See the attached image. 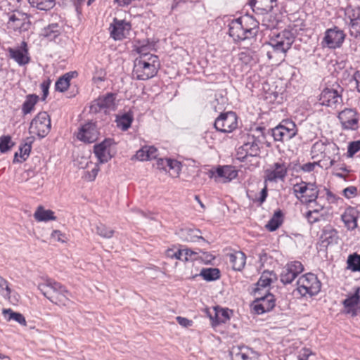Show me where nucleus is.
Wrapping results in <instances>:
<instances>
[{
    "label": "nucleus",
    "mask_w": 360,
    "mask_h": 360,
    "mask_svg": "<svg viewBox=\"0 0 360 360\" xmlns=\"http://www.w3.org/2000/svg\"><path fill=\"white\" fill-rule=\"evenodd\" d=\"M228 257L232 269L234 271H240L244 268L246 262V256L243 252L237 251L228 255Z\"/></svg>",
    "instance_id": "nucleus-29"
},
{
    "label": "nucleus",
    "mask_w": 360,
    "mask_h": 360,
    "mask_svg": "<svg viewBox=\"0 0 360 360\" xmlns=\"http://www.w3.org/2000/svg\"><path fill=\"white\" fill-rule=\"evenodd\" d=\"M106 72L102 68H96L92 80L94 83L102 82L105 80Z\"/></svg>",
    "instance_id": "nucleus-53"
},
{
    "label": "nucleus",
    "mask_w": 360,
    "mask_h": 360,
    "mask_svg": "<svg viewBox=\"0 0 360 360\" xmlns=\"http://www.w3.org/2000/svg\"><path fill=\"white\" fill-rule=\"evenodd\" d=\"M272 276L276 278L274 271H264L258 281L255 284V287L252 288L251 293L254 296H258L269 292L267 288L273 282Z\"/></svg>",
    "instance_id": "nucleus-20"
},
{
    "label": "nucleus",
    "mask_w": 360,
    "mask_h": 360,
    "mask_svg": "<svg viewBox=\"0 0 360 360\" xmlns=\"http://www.w3.org/2000/svg\"><path fill=\"white\" fill-rule=\"evenodd\" d=\"M253 309L257 314H262L271 311L276 306L275 296L270 293L255 296Z\"/></svg>",
    "instance_id": "nucleus-15"
},
{
    "label": "nucleus",
    "mask_w": 360,
    "mask_h": 360,
    "mask_svg": "<svg viewBox=\"0 0 360 360\" xmlns=\"http://www.w3.org/2000/svg\"><path fill=\"white\" fill-rule=\"evenodd\" d=\"M112 142V139H105L101 143L94 146V153L100 163L107 162L110 158L109 155L106 153V150L111 146Z\"/></svg>",
    "instance_id": "nucleus-24"
},
{
    "label": "nucleus",
    "mask_w": 360,
    "mask_h": 360,
    "mask_svg": "<svg viewBox=\"0 0 360 360\" xmlns=\"http://www.w3.org/2000/svg\"><path fill=\"white\" fill-rule=\"evenodd\" d=\"M37 288L53 304L66 306L71 292L60 283L51 278H46L38 284Z\"/></svg>",
    "instance_id": "nucleus-2"
},
{
    "label": "nucleus",
    "mask_w": 360,
    "mask_h": 360,
    "mask_svg": "<svg viewBox=\"0 0 360 360\" xmlns=\"http://www.w3.org/2000/svg\"><path fill=\"white\" fill-rule=\"evenodd\" d=\"M22 44L25 46L23 49L13 48L8 49L9 56L20 66L29 63L30 60V57L27 56L28 53L27 49H26L27 44L25 42H22Z\"/></svg>",
    "instance_id": "nucleus-26"
},
{
    "label": "nucleus",
    "mask_w": 360,
    "mask_h": 360,
    "mask_svg": "<svg viewBox=\"0 0 360 360\" xmlns=\"http://www.w3.org/2000/svg\"><path fill=\"white\" fill-rule=\"evenodd\" d=\"M169 158H158L153 166L159 170L167 172V165H168Z\"/></svg>",
    "instance_id": "nucleus-60"
},
{
    "label": "nucleus",
    "mask_w": 360,
    "mask_h": 360,
    "mask_svg": "<svg viewBox=\"0 0 360 360\" xmlns=\"http://www.w3.org/2000/svg\"><path fill=\"white\" fill-rule=\"evenodd\" d=\"M314 354L312 351L309 348H302L297 355L298 360H308L309 357Z\"/></svg>",
    "instance_id": "nucleus-59"
},
{
    "label": "nucleus",
    "mask_w": 360,
    "mask_h": 360,
    "mask_svg": "<svg viewBox=\"0 0 360 360\" xmlns=\"http://www.w3.org/2000/svg\"><path fill=\"white\" fill-rule=\"evenodd\" d=\"M214 127L217 131L222 133H230L238 127L236 113L229 111L221 113L215 120Z\"/></svg>",
    "instance_id": "nucleus-9"
},
{
    "label": "nucleus",
    "mask_w": 360,
    "mask_h": 360,
    "mask_svg": "<svg viewBox=\"0 0 360 360\" xmlns=\"http://www.w3.org/2000/svg\"><path fill=\"white\" fill-rule=\"evenodd\" d=\"M288 166L283 161L274 163L269 168L264 170V182L284 181L288 174Z\"/></svg>",
    "instance_id": "nucleus-11"
},
{
    "label": "nucleus",
    "mask_w": 360,
    "mask_h": 360,
    "mask_svg": "<svg viewBox=\"0 0 360 360\" xmlns=\"http://www.w3.org/2000/svg\"><path fill=\"white\" fill-rule=\"evenodd\" d=\"M243 23L245 29L251 31V34L249 36L250 39L254 38L258 32L259 22L255 19L252 15H246L239 18Z\"/></svg>",
    "instance_id": "nucleus-32"
},
{
    "label": "nucleus",
    "mask_w": 360,
    "mask_h": 360,
    "mask_svg": "<svg viewBox=\"0 0 360 360\" xmlns=\"http://www.w3.org/2000/svg\"><path fill=\"white\" fill-rule=\"evenodd\" d=\"M347 268L352 271H360V255L356 252L349 255L347 257Z\"/></svg>",
    "instance_id": "nucleus-43"
},
{
    "label": "nucleus",
    "mask_w": 360,
    "mask_h": 360,
    "mask_svg": "<svg viewBox=\"0 0 360 360\" xmlns=\"http://www.w3.org/2000/svg\"><path fill=\"white\" fill-rule=\"evenodd\" d=\"M259 4L257 8H261L266 12H270L277 6V0H251L250 5L254 8Z\"/></svg>",
    "instance_id": "nucleus-39"
},
{
    "label": "nucleus",
    "mask_w": 360,
    "mask_h": 360,
    "mask_svg": "<svg viewBox=\"0 0 360 360\" xmlns=\"http://www.w3.org/2000/svg\"><path fill=\"white\" fill-rule=\"evenodd\" d=\"M343 195L346 198H351L357 194V188L354 186H348L343 190Z\"/></svg>",
    "instance_id": "nucleus-63"
},
{
    "label": "nucleus",
    "mask_w": 360,
    "mask_h": 360,
    "mask_svg": "<svg viewBox=\"0 0 360 360\" xmlns=\"http://www.w3.org/2000/svg\"><path fill=\"white\" fill-rule=\"evenodd\" d=\"M349 33L352 37L357 38L360 36V19L349 22Z\"/></svg>",
    "instance_id": "nucleus-56"
},
{
    "label": "nucleus",
    "mask_w": 360,
    "mask_h": 360,
    "mask_svg": "<svg viewBox=\"0 0 360 360\" xmlns=\"http://www.w3.org/2000/svg\"><path fill=\"white\" fill-rule=\"evenodd\" d=\"M133 120L134 117L132 113L128 112L122 115H117L115 122L118 128L121 129L122 131H127L130 128Z\"/></svg>",
    "instance_id": "nucleus-36"
},
{
    "label": "nucleus",
    "mask_w": 360,
    "mask_h": 360,
    "mask_svg": "<svg viewBox=\"0 0 360 360\" xmlns=\"http://www.w3.org/2000/svg\"><path fill=\"white\" fill-rule=\"evenodd\" d=\"M11 290L8 285V282L0 276V293L4 296H9Z\"/></svg>",
    "instance_id": "nucleus-57"
},
{
    "label": "nucleus",
    "mask_w": 360,
    "mask_h": 360,
    "mask_svg": "<svg viewBox=\"0 0 360 360\" xmlns=\"http://www.w3.org/2000/svg\"><path fill=\"white\" fill-rule=\"evenodd\" d=\"M198 276H202L206 281H214L220 278L221 273L217 268H203ZM196 276H198V274L194 276L193 278Z\"/></svg>",
    "instance_id": "nucleus-37"
},
{
    "label": "nucleus",
    "mask_w": 360,
    "mask_h": 360,
    "mask_svg": "<svg viewBox=\"0 0 360 360\" xmlns=\"http://www.w3.org/2000/svg\"><path fill=\"white\" fill-rule=\"evenodd\" d=\"M264 131V127H257L252 130L253 134L248 132L241 136L243 144L237 149L236 153V158L240 162H245L248 156L258 157L259 155V144L265 139Z\"/></svg>",
    "instance_id": "nucleus-1"
},
{
    "label": "nucleus",
    "mask_w": 360,
    "mask_h": 360,
    "mask_svg": "<svg viewBox=\"0 0 360 360\" xmlns=\"http://www.w3.org/2000/svg\"><path fill=\"white\" fill-rule=\"evenodd\" d=\"M313 184H314V186L312 188L314 189V192L312 193L313 197L312 198L309 197V196H311V193L310 191H307L305 193V195L304 198L303 202L307 205H310L312 202H315L319 198V190L318 188L317 185L315 183H313Z\"/></svg>",
    "instance_id": "nucleus-51"
},
{
    "label": "nucleus",
    "mask_w": 360,
    "mask_h": 360,
    "mask_svg": "<svg viewBox=\"0 0 360 360\" xmlns=\"http://www.w3.org/2000/svg\"><path fill=\"white\" fill-rule=\"evenodd\" d=\"M98 134L96 124L93 122H88L79 128L77 138L84 143H91L98 139Z\"/></svg>",
    "instance_id": "nucleus-16"
},
{
    "label": "nucleus",
    "mask_w": 360,
    "mask_h": 360,
    "mask_svg": "<svg viewBox=\"0 0 360 360\" xmlns=\"http://www.w3.org/2000/svg\"><path fill=\"white\" fill-rule=\"evenodd\" d=\"M160 67L158 56L137 57L134 61L132 74L137 80H147L157 75Z\"/></svg>",
    "instance_id": "nucleus-3"
},
{
    "label": "nucleus",
    "mask_w": 360,
    "mask_h": 360,
    "mask_svg": "<svg viewBox=\"0 0 360 360\" xmlns=\"http://www.w3.org/2000/svg\"><path fill=\"white\" fill-rule=\"evenodd\" d=\"M345 16L350 22L360 19V7L347 6L345 9Z\"/></svg>",
    "instance_id": "nucleus-46"
},
{
    "label": "nucleus",
    "mask_w": 360,
    "mask_h": 360,
    "mask_svg": "<svg viewBox=\"0 0 360 360\" xmlns=\"http://www.w3.org/2000/svg\"><path fill=\"white\" fill-rule=\"evenodd\" d=\"M177 323L184 326V327H189L192 326L193 321L191 320H189L186 318L181 317V316H177L176 318Z\"/></svg>",
    "instance_id": "nucleus-64"
},
{
    "label": "nucleus",
    "mask_w": 360,
    "mask_h": 360,
    "mask_svg": "<svg viewBox=\"0 0 360 360\" xmlns=\"http://www.w3.org/2000/svg\"><path fill=\"white\" fill-rule=\"evenodd\" d=\"M51 80L49 79L44 80L41 84L40 87L43 92L41 100L44 101L49 95V89L51 85Z\"/></svg>",
    "instance_id": "nucleus-61"
},
{
    "label": "nucleus",
    "mask_w": 360,
    "mask_h": 360,
    "mask_svg": "<svg viewBox=\"0 0 360 360\" xmlns=\"http://www.w3.org/2000/svg\"><path fill=\"white\" fill-rule=\"evenodd\" d=\"M31 22L25 13H18L12 14L7 22V28L14 32L21 33L30 27Z\"/></svg>",
    "instance_id": "nucleus-17"
},
{
    "label": "nucleus",
    "mask_w": 360,
    "mask_h": 360,
    "mask_svg": "<svg viewBox=\"0 0 360 360\" xmlns=\"http://www.w3.org/2000/svg\"><path fill=\"white\" fill-rule=\"evenodd\" d=\"M229 34L235 41L250 39L251 31L245 30L240 18L233 19L229 25Z\"/></svg>",
    "instance_id": "nucleus-18"
},
{
    "label": "nucleus",
    "mask_w": 360,
    "mask_h": 360,
    "mask_svg": "<svg viewBox=\"0 0 360 360\" xmlns=\"http://www.w3.org/2000/svg\"><path fill=\"white\" fill-rule=\"evenodd\" d=\"M51 129V117L47 112L41 111L32 120L29 133L36 134L39 139L46 137Z\"/></svg>",
    "instance_id": "nucleus-8"
},
{
    "label": "nucleus",
    "mask_w": 360,
    "mask_h": 360,
    "mask_svg": "<svg viewBox=\"0 0 360 360\" xmlns=\"http://www.w3.org/2000/svg\"><path fill=\"white\" fill-rule=\"evenodd\" d=\"M96 231L98 236L104 238H112L115 233L113 229L100 222L96 225Z\"/></svg>",
    "instance_id": "nucleus-45"
},
{
    "label": "nucleus",
    "mask_w": 360,
    "mask_h": 360,
    "mask_svg": "<svg viewBox=\"0 0 360 360\" xmlns=\"http://www.w3.org/2000/svg\"><path fill=\"white\" fill-rule=\"evenodd\" d=\"M14 146V143L11 141V137L8 135L0 137V151L6 153Z\"/></svg>",
    "instance_id": "nucleus-49"
},
{
    "label": "nucleus",
    "mask_w": 360,
    "mask_h": 360,
    "mask_svg": "<svg viewBox=\"0 0 360 360\" xmlns=\"http://www.w3.org/2000/svg\"><path fill=\"white\" fill-rule=\"evenodd\" d=\"M360 212L356 207L349 206L341 215V219L344 222L345 226L349 231H353L358 226V219Z\"/></svg>",
    "instance_id": "nucleus-21"
},
{
    "label": "nucleus",
    "mask_w": 360,
    "mask_h": 360,
    "mask_svg": "<svg viewBox=\"0 0 360 360\" xmlns=\"http://www.w3.org/2000/svg\"><path fill=\"white\" fill-rule=\"evenodd\" d=\"M360 302V288L358 287L355 289L354 292L351 296L342 301V304L345 310L350 308H354Z\"/></svg>",
    "instance_id": "nucleus-41"
},
{
    "label": "nucleus",
    "mask_w": 360,
    "mask_h": 360,
    "mask_svg": "<svg viewBox=\"0 0 360 360\" xmlns=\"http://www.w3.org/2000/svg\"><path fill=\"white\" fill-rule=\"evenodd\" d=\"M318 165L319 163L316 162H307L304 165L296 164L293 167V170L295 171L296 172H299L300 171H302L304 172H312L314 169L315 167Z\"/></svg>",
    "instance_id": "nucleus-50"
},
{
    "label": "nucleus",
    "mask_w": 360,
    "mask_h": 360,
    "mask_svg": "<svg viewBox=\"0 0 360 360\" xmlns=\"http://www.w3.org/2000/svg\"><path fill=\"white\" fill-rule=\"evenodd\" d=\"M28 1L32 7L41 11H49L56 4V0H28Z\"/></svg>",
    "instance_id": "nucleus-42"
},
{
    "label": "nucleus",
    "mask_w": 360,
    "mask_h": 360,
    "mask_svg": "<svg viewBox=\"0 0 360 360\" xmlns=\"http://www.w3.org/2000/svg\"><path fill=\"white\" fill-rule=\"evenodd\" d=\"M253 56L254 53L250 49H245L238 53L239 60L245 65L251 66L252 63H255Z\"/></svg>",
    "instance_id": "nucleus-44"
},
{
    "label": "nucleus",
    "mask_w": 360,
    "mask_h": 360,
    "mask_svg": "<svg viewBox=\"0 0 360 360\" xmlns=\"http://www.w3.org/2000/svg\"><path fill=\"white\" fill-rule=\"evenodd\" d=\"M230 354L233 360H252L257 356V352L245 346L233 347Z\"/></svg>",
    "instance_id": "nucleus-22"
},
{
    "label": "nucleus",
    "mask_w": 360,
    "mask_h": 360,
    "mask_svg": "<svg viewBox=\"0 0 360 360\" xmlns=\"http://www.w3.org/2000/svg\"><path fill=\"white\" fill-rule=\"evenodd\" d=\"M338 118L344 130H356L359 127V114L356 109L345 108L339 112Z\"/></svg>",
    "instance_id": "nucleus-13"
},
{
    "label": "nucleus",
    "mask_w": 360,
    "mask_h": 360,
    "mask_svg": "<svg viewBox=\"0 0 360 360\" xmlns=\"http://www.w3.org/2000/svg\"><path fill=\"white\" fill-rule=\"evenodd\" d=\"M167 172L172 171L171 175L177 176L181 169V164L176 160L169 158L168 165H167Z\"/></svg>",
    "instance_id": "nucleus-48"
},
{
    "label": "nucleus",
    "mask_w": 360,
    "mask_h": 360,
    "mask_svg": "<svg viewBox=\"0 0 360 360\" xmlns=\"http://www.w3.org/2000/svg\"><path fill=\"white\" fill-rule=\"evenodd\" d=\"M339 154V148L338 145L333 142L327 141L326 150L323 154V158L330 159Z\"/></svg>",
    "instance_id": "nucleus-47"
},
{
    "label": "nucleus",
    "mask_w": 360,
    "mask_h": 360,
    "mask_svg": "<svg viewBox=\"0 0 360 360\" xmlns=\"http://www.w3.org/2000/svg\"><path fill=\"white\" fill-rule=\"evenodd\" d=\"M39 99V96L34 94L27 95L21 108L22 115H26L31 113L34 110Z\"/></svg>",
    "instance_id": "nucleus-34"
},
{
    "label": "nucleus",
    "mask_w": 360,
    "mask_h": 360,
    "mask_svg": "<svg viewBox=\"0 0 360 360\" xmlns=\"http://www.w3.org/2000/svg\"><path fill=\"white\" fill-rule=\"evenodd\" d=\"M110 37L115 40H122L127 37L131 30V25L125 20H118L116 18L110 24Z\"/></svg>",
    "instance_id": "nucleus-19"
},
{
    "label": "nucleus",
    "mask_w": 360,
    "mask_h": 360,
    "mask_svg": "<svg viewBox=\"0 0 360 360\" xmlns=\"http://www.w3.org/2000/svg\"><path fill=\"white\" fill-rule=\"evenodd\" d=\"M295 39L294 32L285 29L279 32H273L270 35L269 44L275 52L285 53L291 48Z\"/></svg>",
    "instance_id": "nucleus-5"
},
{
    "label": "nucleus",
    "mask_w": 360,
    "mask_h": 360,
    "mask_svg": "<svg viewBox=\"0 0 360 360\" xmlns=\"http://www.w3.org/2000/svg\"><path fill=\"white\" fill-rule=\"evenodd\" d=\"M283 214L281 210H276L273 217L268 221L266 228L269 231H275L277 230L283 223Z\"/></svg>",
    "instance_id": "nucleus-38"
},
{
    "label": "nucleus",
    "mask_w": 360,
    "mask_h": 360,
    "mask_svg": "<svg viewBox=\"0 0 360 360\" xmlns=\"http://www.w3.org/2000/svg\"><path fill=\"white\" fill-rule=\"evenodd\" d=\"M313 186V183H307L302 181L300 183H297L293 186V193L298 200L303 202L305 193L307 191H310L311 193L314 192V189L312 188ZM312 194L313 193H311L310 196L311 198L313 197Z\"/></svg>",
    "instance_id": "nucleus-28"
},
{
    "label": "nucleus",
    "mask_w": 360,
    "mask_h": 360,
    "mask_svg": "<svg viewBox=\"0 0 360 360\" xmlns=\"http://www.w3.org/2000/svg\"><path fill=\"white\" fill-rule=\"evenodd\" d=\"M61 33V27L58 23H51L41 30L40 35L49 41L54 40Z\"/></svg>",
    "instance_id": "nucleus-33"
},
{
    "label": "nucleus",
    "mask_w": 360,
    "mask_h": 360,
    "mask_svg": "<svg viewBox=\"0 0 360 360\" xmlns=\"http://www.w3.org/2000/svg\"><path fill=\"white\" fill-rule=\"evenodd\" d=\"M360 150V140L352 141L347 147V158H352L357 152Z\"/></svg>",
    "instance_id": "nucleus-55"
},
{
    "label": "nucleus",
    "mask_w": 360,
    "mask_h": 360,
    "mask_svg": "<svg viewBox=\"0 0 360 360\" xmlns=\"http://www.w3.org/2000/svg\"><path fill=\"white\" fill-rule=\"evenodd\" d=\"M116 98L117 94L112 92H108L105 95L98 96L91 103L90 106L91 112L98 113L102 110H104L105 112L107 110H115L116 108Z\"/></svg>",
    "instance_id": "nucleus-12"
},
{
    "label": "nucleus",
    "mask_w": 360,
    "mask_h": 360,
    "mask_svg": "<svg viewBox=\"0 0 360 360\" xmlns=\"http://www.w3.org/2000/svg\"><path fill=\"white\" fill-rule=\"evenodd\" d=\"M35 140L34 136H31L27 137L24 143L21 144L19 147V153L16 152L14 155L13 162H22L25 161L29 157L32 150V145Z\"/></svg>",
    "instance_id": "nucleus-23"
},
{
    "label": "nucleus",
    "mask_w": 360,
    "mask_h": 360,
    "mask_svg": "<svg viewBox=\"0 0 360 360\" xmlns=\"http://www.w3.org/2000/svg\"><path fill=\"white\" fill-rule=\"evenodd\" d=\"M232 310H229V309H223L218 306L215 307L214 308V316L209 314L212 326L225 323L230 319V314H232Z\"/></svg>",
    "instance_id": "nucleus-25"
},
{
    "label": "nucleus",
    "mask_w": 360,
    "mask_h": 360,
    "mask_svg": "<svg viewBox=\"0 0 360 360\" xmlns=\"http://www.w3.org/2000/svg\"><path fill=\"white\" fill-rule=\"evenodd\" d=\"M34 217L37 221H48L56 219L54 212L51 210H45L41 205L37 208Z\"/></svg>",
    "instance_id": "nucleus-35"
},
{
    "label": "nucleus",
    "mask_w": 360,
    "mask_h": 360,
    "mask_svg": "<svg viewBox=\"0 0 360 360\" xmlns=\"http://www.w3.org/2000/svg\"><path fill=\"white\" fill-rule=\"evenodd\" d=\"M77 71H70L60 77L55 84L56 91L59 92L66 91L70 85V80L77 77Z\"/></svg>",
    "instance_id": "nucleus-27"
},
{
    "label": "nucleus",
    "mask_w": 360,
    "mask_h": 360,
    "mask_svg": "<svg viewBox=\"0 0 360 360\" xmlns=\"http://www.w3.org/2000/svg\"><path fill=\"white\" fill-rule=\"evenodd\" d=\"M150 46H151L149 44L139 46L136 49L137 53L139 54V57L146 56V58H149V56H157L156 55L151 54L148 52Z\"/></svg>",
    "instance_id": "nucleus-58"
},
{
    "label": "nucleus",
    "mask_w": 360,
    "mask_h": 360,
    "mask_svg": "<svg viewBox=\"0 0 360 360\" xmlns=\"http://www.w3.org/2000/svg\"><path fill=\"white\" fill-rule=\"evenodd\" d=\"M149 156L150 155L147 154L146 148L145 146L139 149L135 155V158L140 161L149 160Z\"/></svg>",
    "instance_id": "nucleus-62"
},
{
    "label": "nucleus",
    "mask_w": 360,
    "mask_h": 360,
    "mask_svg": "<svg viewBox=\"0 0 360 360\" xmlns=\"http://www.w3.org/2000/svg\"><path fill=\"white\" fill-rule=\"evenodd\" d=\"M343 88L338 83L324 88L319 95V101L320 104L333 109L338 108L343 103Z\"/></svg>",
    "instance_id": "nucleus-6"
},
{
    "label": "nucleus",
    "mask_w": 360,
    "mask_h": 360,
    "mask_svg": "<svg viewBox=\"0 0 360 360\" xmlns=\"http://www.w3.org/2000/svg\"><path fill=\"white\" fill-rule=\"evenodd\" d=\"M304 271L303 264L299 261L288 263L282 269L280 280L284 285L290 284Z\"/></svg>",
    "instance_id": "nucleus-14"
},
{
    "label": "nucleus",
    "mask_w": 360,
    "mask_h": 360,
    "mask_svg": "<svg viewBox=\"0 0 360 360\" xmlns=\"http://www.w3.org/2000/svg\"><path fill=\"white\" fill-rule=\"evenodd\" d=\"M3 314L5 315V317L8 321L14 320L21 326H27L25 318L22 314L13 311L11 309H4L3 310Z\"/></svg>",
    "instance_id": "nucleus-40"
},
{
    "label": "nucleus",
    "mask_w": 360,
    "mask_h": 360,
    "mask_svg": "<svg viewBox=\"0 0 360 360\" xmlns=\"http://www.w3.org/2000/svg\"><path fill=\"white\" fill-rule=\"evenodd\" d=\"M321 238L322 243H326V245L337 244L339 239L338 233L331 226H327L322 230Z\"/></svg>",
    "instance_id": "nucleus-30"
},
{
    "label": "nucleus",
    "mask_w": 360,
    "mask_h": 360,
    "mask_svg": "<svg viewBox=\"0 0 360 360\" xmlns=\"http://www.w3.org/2000/svg\"><path fill=\"white\" fill-rule=\"evenodd\" d=\"M305 217L311 224L316 223L321 220V216L318 210H309L305 214Z\"/></svg>",
    "instance_id": "nucleus-54"
},
{
    "label": "nucleus",
    "mask_w": 360,
    "mask_h": 360,
    "mask_svg": "<svg viewBox=\"0 0 360 360\" xmlns=\"http://www.w3.org/2000/svg\"><path fill=\"white\" fill-rule=\"evenodd\" d=\"M216 173L218 177L225 179L224 182H229L238 176V171L231 165L219 166Z\"/></svg>",
    "instance_id": "nucleus-31"
},
{
    "label": "nucleus",
    "mask_w": 360,
    "mask_h": 360,
    "mask_svg": "<svg viewBox=\"0 0 360 360\" xmlns=\"http://www.w3.org/2000/svg\"><path fill=\"white\" fill-rule=\"evenodd\" d=\"M346 34L343 30L337 26L327 29L321 41L323 46L335 49L340 48L345 39Z\"/></svg>",
    "instance_id": "nucleus-10"
},
{
    "label": "nucleus",
    "mask_w": 360,
    "mask_h": 360,
    "mask_svg": "<svg viewBox=\"0 0 360 360\" xmlns=\"http://www.w3.org/2000/svg\"><path fill=\"white\" fill-rule=\"evenodd\" d=\"M327 140L326 141H318L314 143L311 147V153L318 155L319 153L324 154L327 143Z\"/></svg>",
    "instance_id": "nucleus-52"
},
{
    "label": "nucleus",
    "mask_w": 360,
    "mask_h": 360,
    "mask_svg": "<svg viewBox=\"0 0 360 360\" xmlns=\"http://www.w3.org/2000/svg\"><path fill=\"white\" fill-rule=\"evenodd\" d=\"M275 141L284 143L295 137L298 131L295 123L290 120H283L276 127L269 130Z\"/></svg>",
    "instance_id": "nucleus-7"
},
{
    "label": "nucleus",
    "mask_w": 360,
    "mask_h": 360,
    "mask_svg": "<svg viewBox=\"0 0 360 360\" xmlns=\"http://www.w3.org/2000/svg\"><path fill=\"white\" fill-rule=\"evenodd\" d=\"M297 285V291L301 297H312L320 292L322 285L316 274L307 273L298 278Z\"/></svg>",
    "instance_id": "nucleus-4"
}]
</instances>
